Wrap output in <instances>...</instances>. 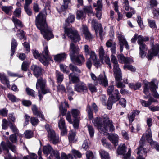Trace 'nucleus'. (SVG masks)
<instances>
[{"label":"nucleus","mask_w":159,"mask_h":159,"mask_svg":"<svg viewBox=\"0 0 159 159\" xmlns=\"http://www.w3.org/2000/svg\"><path fill=\"white\" fill-rule=\"evenodd\" d=\"M69 67L70 69L72 71V73H75V74L76 75L81 73V70L77 66L73 65L72 64H69Z\"/></svg>","instance_id":"obj_29"},{"label":"nucleus","mask_w":159,"mask_h":159,"mask_svg":"<svg viewBox=\"0 0 159 159\" xmlns=\"http://www.w3.org/2000/svg\"><path fill=\"white\" fill-rule=\"evenodd\" d=\"M52 154L54 159H61L59 153L58 151H53Z\"/></svg>","instance_id":"obj_64"},{"label":"nucleus","mask_w":159,"mask_h":159,"mask_svg":"<svg viewBox=\"0 0 159 159\" xmlns=\"http://www.w3.org/2000/svg\"><path fill=\"white\" fill-rule=\"evenodd\" d=\"M87 159H93L94 156L91 151H87L86 152Z\"/></svg>","instance_id":"obj_63"},{"label":"nucleus","mask_w":159,"mask_h":159,"mask_svg":"<svg viewBox=\"0 0 159 159\" xmlns=\"http://www.w3.org/2000/svg\"><path fill=\"white\" fill-rule=\"evenodd\" d=\"M126 152V147L125 144H120L118 149L117 152L118 154L123 155L124 156V159H129L131 155V150L129 149L127 152L126 154H125Z\"/></svg>","instance_id":"obj_11"},{"label":"nucleus","mask_w":159,"mask_h":159,"mask_svg":"<svg viewBox=\"0 0 159 159\" xmlns=\"http://www.w3.org/2000/svg\"><path fill=\"white\" fill-rule=\"evenodd\" d=\"M1 145L3 150L6 151L7 152H8L9 151L8 148L14 152L15 153L16 152V148L15 146L9 141H7V144L3 142H2L1 143Z\"/></svg>","instance_id":"obj_14"},{"label":"nucleus","mask_w":159,"mask_h":159,"mask_svg":"<svg viewBox=\"0 0 159 159\" xmlns=\"http://www.w3.org/2000/svg\"><path fill=\"white\" fill-rule=\"evenodd\" d=\"M88 87L89 90L92 93L96 92L97 88L95 86L91 83H89L88 84Z\"/></svg>","instance_id":"obj_46"},{"label":"nucleus","mask_w":159,"mask_h":159,"mask_svg":"<svg viewBox=\"0 0 159 159\" xmlns=\"http://www.w3.org/2000/svg\"><path fill=\"white\" fill-rule=\"evenodd\" d=\"M119 62L122 63H130L133 61L132 59L129 57H125L123 54H120L117 56Z\"/></svg>","instance_id":"obj_17"},{"label":"nucleus","mask_w":159,"mask_h":159,"mask_svg":"<svg viewBox=\"0 0 159 159\" xmlns=\"http://www.w3.org/2000/svg\"><path fill=\"white\" fill-rule=\"evenodd\" d=\"M83 12L85 15L86 13L88 14V16H93L94 14L93 13L92 8L91 6H85L83 9Z\"/></svg>","instance_id":"obj_28"},{"label":"nucleus","mask_w":159,"mask_h":159,"mask_svg":"<svg viewBox=\"0 0 159 159\" xmlns=\"http://www.w3.org/2000/svg\"><path fill=\"white\" fill-rule=\"evenodd\" d=\"M60 67L61 70L64 73L67 74L69 73V71L67 70V67L66 66L62 64H60Z\"/></svg>","instance_id":"obj_60"},{"label":"nucleus","mask_w":159,"mask_h":159,"mask_svg":"<svg viewBox=\"0 0 159 159\" xmlns=\"http://www.w3.org/2000/svg\"><path fill=\"white\" fill-rule=\"evenodd\" d=\"M74 90L78 92H82L87 91V88L86 84L80 82L74 86Z\"/></svg>","instance_id":"obj_16"},{"label":"nucleus","mask_w":159,"mask_h":159,"mask_svg":"<svg viewBox=\"0 0 159 159\" xmlns=\"http://www.w3.org/2000/svg\"><path fill=\"white\" fill-rule=\"evenodd\" d=\"M91 78L94 81V83L96 85L99 83L105 87L108 85V81L104 72L103 74H100L98 79L95 75L93 73L90 74Z\"/></svg>","instance_id":"obj_8"},{"label":"nucleus","mask_w":159,"mask_h":159,"mask_svg":"<svg viewBox=\"0 0 159 159\" xmlns=\"http://www.w3.org/2000/svg\"><path fill=\"white\" fill-rule=\"evenodd\" d=\"M117 35L120 47V52H122L124 46H125L127 49H129V46L124 36L119 34L118 33L117 34Z\"/></svg>","instance_id":"obj_12"},{"label":"nucleus","mask_w":159,"mask_h":159,"mask_svg":"<svg viewBox=\"0 0 159 159\" xmlns=\"http://www.w3.org/2000/svg\"><path fill=\"white\" fill-rule=\"evenodd\" d=\"M111 61L113 64V71L115 79L116 81L122 80V73L118 63L116 57L114 55H112L111 57Z\"/></svg>","instance_id":"obj_5"},{"label":"nucleus","mask_w":159,"mask_h":159,"mask_svg":"<svg viewBox=\"0 0 159 159\" xmlns=\"http://www.w3.org/2000/svg\"><path fill=\"white\" fill-rule=\"evenodd\" d=\"M102 60V62L103 63V61L104 60L106 63L108 65V66L110 69L112 68V66L110 64V59L109 57L107 55H105L104 56L103 58H100Z\"/></svg>","instance_id":"obj_39"},{"label":"nucleus","mask_w":159,"mask_h":159,"mask_svg":"<svg viewBox=\"0 0 159 159\" xmlns=\"http://www.w3.org/2000/svg\"><path fill=\"white\" fill-rule=\"evenodd\" d=\"M70 2V0H63V4L61 7V11L58 12L61 13V11H64L68 7V4Z\"/></svg>","instance_id":"obj_40"},{"label":"nucleus","mask_w":159,"mask_h":159,"mask_svg":"<svg viewBox=\"0 0 159 159\" xmlns=\"http://www.w3.org/2000/svg\"><path fill=\"white\" fill-rule=\"evenodd\" d=\"M83 32L85 35L86 39L90 41L92 40L93 37L90 32L89 31L86 26L83 25Z\"/></svg>","instance_id":"obj_21"},{"label":"nucleus","mask_w":159,"mask_h":159,"mask_svg":"<svg viewBox=\"0 0 159 159\" xmlns=\"http://www.w3.org/2000/svg\"><path fill=\"white\" fill-rule=\"evenodd\" d=\"M108 138L115 146L118 145V138L117 134H110L108 135Z\"/></svg>","instance_id":"obj_22"},{"label":"nucleus","mask_w":159,"mask_h":159,"mask_svg":"<svg viewBox=\"0 0 159 159\" xmlns=\"http://www.w3.org/2000/svg\"><path fill=\"white\" fill-rule=\"evenodd\" d=\"M88 131L91 137H92L94 135V130L93 126L89 125H87Z\"/></svg>","instance_id":"obj_44"},{"label":"nucleus","mask_w":159,"mask_h":159,"mask_svg":"<svg viewBox=\"0 0 159 159\" xmlns=\"http://www.w3.org/2000/svg\"><path fill=\"white\" fill-rule=\"evenodd\" d=\"M13 9L12 6H3L2 7V10L6 14L8 15H11V12Z\"/></svg>","instance_id":"obj_33"},{"label":"nucleus","mask_w":159,"mask_h":159,"mask_svg":"<svg viewBox=\"0 0 159 159\" xmlns=\"http://www.w3.org/2000/svg\"><path fill=\"white\" fill-rule=\"evenodd\" d=\"M100 153L102 159H108L110 158L108 153L104 150H101Z\"/></svg>","instance_id":"obj_41"},{"label":"nucleus","mask_w":159,"mask_h":159,"mask_svg":"<svg viewBox=\"0 0 159 159\" xmlns=\"http://www.w3.org/2000/svg\"><path fill=\"white\" fill-rule=\"evenodd\" d=\"M84 50L86 55H88L91 52V49L89 46L87 45H85L84 47Z\"/></svg>","instance_id":"obj_50"},{"label":"nucleus","mask_w":159,"mask_h":159,"mask_svg":"<svg viewBox=\"0 0 159 159\" xmlns=\"http://www.w3.org/2000/svg\"><path fill=\"white\" fill-rule=\"evenodd\" d=\"M145 137L146 140L149 143L152 141V132L150 128L148 129L147 133L144 134L142 136L139 141L140 146L135 150V152H136L137 154L140 153V150H143V152L144 153L147 152L146 149L144 148H143L144 144L146 142Z\"/></svg>","instance_id":"obj_4"},{"label":"nucleus","mask_w":159,"mask_h":159,"mask_svg":"<svg viewBox=\"0 0 159 159\" xmlns=\"http://www.w3.org/2000/svg\"><path fill=\"white\" fill-rule=\"evenodd\" d=\"M45 127L48 133V139L49 141L54 144L58 143L59 141L58 136L56 134L52 127L48 125H46Z\"/></svg>","instance_id":"obj_9"},{"label":"nucleus","mask_w":159,"mask_h":159,"mask_svg":"<svg viewBox=\"0 0 159 159\" xmlns=\"http://www.w3.org/2000/svg\"><path fill=\"white\" fill-rule=\"evenodd\" d=\"M154 98H150L148 101L147 102L145 100H140V102L142 105L145 107H148L152 102H156Z\"/></svg>","instance_id":"obj_26"},{"label":"nucleus","mask_w":159,"mask_h":159,"mask_svg":"<svg viewBox=\"0 0 159 159\" xmlns=\"http://www.w3.org/2000/svg\"><path fill=\"white\" fill-rule=\"evenodd\" d=\"M102 6H98V7L96 8V10L97 11L96 15V17L98 19H100L101 18L102 14Z\"/></svg>","instance_id":"obj_42"},{"label":"nucleus","mask_w":159,"mask_h":159,"mask_svg":"<svg viewBox=\"0 0 159 159\" xmlns=\"http://www.w3.org/2000/svg\"><path fill=\"white\" fill-rule=\"evenodd\" d=\"M60 112L61 115L63 116L65 115L67 111V109L65 107H63V104H62L59 107Z\"/></svg>","instance_id":"obj_61"},{"label":"nucleus","mask_w":159,"mask_h":159,"mask_svg":"<svg viewBox=\"0 0 159 159\" xmlns=\"http://www.w3.org/2000/svg\"><path fill=\"white\" fill-rule=\"evenodd\" d=\"M9 122H10L7 121L6 120L3 119L2 125V129H7V126L9 125V126L10 125Z\"/></svg>","instance_id":"obj_53"},{"label":"nucleus","mask_w":159,"mask_h":159,"mask_svg":"<svg viewBox=\"0 0 159 159\" xmlns=\"http://www.w3.org/2000/svg\"><path fill=\"white\" fill-rule=\"evenodd\" d=\"M12 21L14 23L16 27V28L18 26L21 28L23 27V25L22 22L17 18L13 17L12 18Z\"/></svg>","instance_id":"obj_35"},{"label":"nucleus","mask_w":159,"mask_h":159,"mask_svg":"<svg viewBox=\"0 0 159 159\" xmlns=\"http://www.w3.org/2000/svg\"><path fill=\"white\" fill-rule=\"evenodd\" d=\"M21 9L20 8L16 9L14 12V16L17 17H19L21 16Z\"/></svg>","instance_id":"obj_54"},{"label":"nucleus","mask_w":159,"mask_h":159,"mask_svg":"<svg viewBox=\"0 0 159 159\" xmlns=\"http://www.w3.org/2000/svg\"><path fill=\"white\" fill-rule=\"evenodd\" d=\"M17 45V43L16 40L13 38L12 40L11 44V55L12 56L14 53L15 49Z\"/></svg>","instance_id":"obj_32"},{"label":"nucleus","mask_w":159,"mask_h":159,"mask_svg":"<svg viewBox=\"0 0 159 159\" xmlns=\"http://www.w3.org/2000/svg\"><path fill=\"white\" fill-rule=\"evenodd\" d=\"M26 91L28 95L34 97L35 92L33 90L27 87L26 89Z\"/></svg>","instance_id":"obj_59"},{"label":"nucleus","mask_w":159,"mask_h":159,"mask_svg":"<svg viewBox=\"0 0 159 159\" xmlns=\"http://www.w3.org/2000/svg\"><path fill=\"white\" fill-rule=\"evenodd\" d=\"M120 97L118 90L116 89L114 91L113 95H111L109 98V101L111 100V102H115L120 99Z\"/></svg>","instance_id":"obj_19"},{"label":"nucleus","mask_w":159,"mask_h":159,"mask_svg":"<svg viewBox=\"0 0 159 159\" xmlns=\"http://www.w3.org/2000/svg\"><path fill=\"white\" fill-rule=\"evenodd\" d=\"M7 97L12 102H15L18 100V99L14 95L11 94H8Z\"/></svg>","instance_id":"obj_52"},{"label":"nucleus","mask_w":159,"mask_h":159,"mask_svg":"<svg viewBox=\"0 0 159 159\" xmlns=\"http://www.w3.org/2000/svg\"><path fill=\"white\" fill-rule=\"evenodd\" d=\"M149 84L151 85V91L153 92L154 97L157 98H159V95L157 92L156 91V89L158 88L157 85L155 84L154 82L153 81L150 82Z\"/></svg>","instance_id":"obj_23"},{"label":"nucleus","mask_w":159,"mask_h":159,"mask_svg":"<svg viewBox=\"0 0 159 159\" xmlns=\"http://www.w3.org/2000/svg\"><path fill=\"white\" fill-rule=\"evenodd\" d=\"M69 79L70 81L72 83H76L80 81V79L79 77L74 73H70L68 75Z\"/></svg>","instance_id":"obj_24"},{"label":"nucleus","mask_w":159,"mask_h":159,"mask_svg":"<svg viewBox=\"0 0 159 159\" xmlns=\"http://www.w3.org/2000/svg\"><path fill=\"white\" fill-rule=\"evenodd\" d=\"M58 127L61 130V134L63 136L67 134V130L66 127L65 125L64 119L62 118H61L58 123Z\"/></svg>","instance_id":"obj_15"},{"label":"nucleus","mask_w":159,"mask_h":159,"mask_svg":"<svg viewBox=\"0 0 159 159\" xmlns=\"http://www.w3.org/2000/svg\"><path fill=\"white\" fill-rule=\"evenodd\" d=\"M140 45L139 47V54L141 57H143L146 54V51L148 48L146 45L143 43H138Z\"/></svg>","instance_id":"obj_20"},{"label":"nucleus","mask_w":159,"mask_h":159,"mask_svg":"<svg viewBox=\"0 0 159 159\" xmlns=\"http://www.w3.org/2000/svg\"><path fill=\"white\" fill-rule=\"evenodd\" d=\"M70 56L72 61L77 63L78 65H81L84 62L85 59L82 55H79L76 57L80 50L79 48L72 43L70 44Z\"/></svg>","instance_id":"obj_3"},{"label":"nucleus","mask_w":159,"mask_h":159,"mask_svg":"<svg viewBox=\"0 0 159 159\" xmlns=\"http://www.w3.org/2000/svg\"><path fill=\"white\" fill-rule=\"evenodd\" d=\"M86 110L87 111L89 118L91 119L93 117V115L92 108L89 105H88L87 106Z\"/></svg>","instance_id":"obj_47"},{"label":"nucleus","mask_w":159,"mask_h":159,"mask_svg":"<svg viewBox=\"0 0 159 159\" xmlns=\"http://www.w3.org/2000/svg\"><path fill=\"white\" fill-rule=\"evenodd\" d=\"M65 34L63 35V38H66L65 34L74 42H79L80 39V36L79 35L76 30H73L71 28L65 27Z\"/></svg>","instance_id":"obj_6"},{"label":"nucleus","mask_w":159,"mask_h":159,"mask_svg":"<svg viewBox=\"0 0 159 159\" xmlns=\"http://www.w3.org/2000/svg\"><path fill=\"white\" fill-rule=\"evenodd\" d=\"M32 110L33 114L39 117H41L42 120H43L44 116L42 114L40 111H39L36 106L35 105H33L32 108Z\"/></svg>","instance_id":"obj_25"},{"label":"nucleus","mask_w":159,"mask_h":159,"mask_svg":"<svg viewBox=\"0 0 159 159\" xmlns=\"http://www.w3.org/2000/svg\"><path fill=\"white\" fill-rule=\"evenodd\" d=\"M139 113V111H134L132 114L129 116L128 119L129 122H132L134 120L135 116L138 115Z\"/></svg>","instance_id":"obj_38"},{"label":"nucleus","mask_w":159,"mask_h":159,"mask_svg":"<svg viewBox=\"0 0 159 159\" xmlns=\"http://www.w3.org/2000/svg\"><path fill=\"white\" fill-rule=\"evenodd\" d=\"M57 91L62 93L66 92V89L65 87L62 84L58 85L57 86Z\"/></svg>","instance_id":"obj_57"},{"label":"nucleus","mask_w":159,"mask_h":159,"mask_svg":"<svg viewBox=\"0 0 159 159\" xmlns=\"http://www.w3.org/2000/svg\"><path fill=\"white\" fill-rule=\"evenodd\" d=\"M71 113L73 117L75 119H77V118L80 116V111L77 109H72L71 111Z\"/></svg>","instance_id":"obj_36"},{"label":"nucleus","mask_w":159,"mask_h":159,"mask_svg":"<svg viewBox=\"0 0 159 159\" xmlns=\"http://www.w3.org/2000/svg\"><path fill=\"white\" fill-rule=\"evenodd\" d=\"M0 80L2 83L6 84L7 87H10L9 81L4 74H2L0 76Z\"/></svg>","instance_id":"obj_34"},{"label":"nucleus","mask_w":159,"mask_h":159,"mask_svg":"<svg viewBox=\"0 0 159 159\" xmlns=\"http://www.w3.org/2000/svg\"><path fill=\"white\" fill-rule=\"evenodd\" d=\"M43 151V153L47 155L51 152H52V153L53 151H54L52 148L49 144L44 146Z\"/></svg>","instance_id":"obj_31"},{"label":"nucleus","mask_w":159,"mask_h":159,"mask_svg":"<svg viewBox=\"0 0 159 159\" xmlns=\"http://www.w3.org/2000/svg\"><path fill=\"white\" fill-rule=\"evenodd\" d=\"M102 119L98 117L92 120L94 125L97 127L100 133L104 134V133L107 132L109 129L110 132L114 130V128L111 121L109 120L108 118L107 117L104 118L103 125L102 124Z\"/></svg>","instance_id":"obj_2"},{"label":"nucleus","mask_w":159,"mask_h":159,"mask_svg":"<svg viewBox=\"0 0 159 159\" xmlns=\"http://www.w3.org/2000/svg\"><path fill=\"white\" fill-rule=\"evenodd\" d=\"M159 53V45L158 44L152 46V50L148 51V58L151 60L153 56H156Z\"/></svg>","instance_id":"obj_13"},{"label":"nucleus","mask_w":159,"mask_h":159,"mask_svg":"<svg viewBox=\"0 0 159 159\" xmlns=\"http://www.w3.org/2000/svg\"><path fill=\"white\" fill-rule=\"evenodd\" d=\"M46 11L39 13L36 18V25L37 28L40 30L44 37L48 40L52 38L53 35L51 30L48 28L46 23Z\"/></svg>","instance_id":"obj_1"},{"label":"nucleus","mask_w":159,"mask_h":159,"mask_svg":"<svg viewBox=\"0 0 159 159\" xmlns=\"http://www.w3.org/2000/svg\"><path fill=\"white\" fill-rule=\"evenodd\" d=\"M30 122L33 126H36L39 123V121L37 118L33 117L30 118Z\"/></svg>","instance_id":"obj_48"},{"label":"nucleus","mask_w":159,"mask_h":159,"mask_svg":"<svg viewBox=\"0 0 159 159\" xmlns=\"http://www.w3.org/2000/svg\"><path fill=\"white\" fill-rule=\"evenodd\" d=\"M31 69L33 71L34 75L37 78L41 75L42 71L41 67L36 65H33L31 67Z\"/></svg>","instance_id":"obj_18"},{"label":"nucleus","mask_w":159,"mask_h":159,"mask_svg":"<svg viewBox=\"0 0 159 159\" xmlns=\"http://www.w3.org/2000/svg\"><path fill=\"white\" fill-rule=\"evenodd\" d=\"M91 21V24L92 26L94 28L96 33H97V31L98 30V25L99 24H98L97 22L96 21V20L94 19L93 20H89V22Z\"/></svg>","instance_id":"obj_43"},{"label":"nucleus","mask_w":159,"mask_h":159,"mask_svg":"<svg viewBox=\"0 0 159 159\" xmlns=\"http://www.w3.org/2000/svg\"><path fill=\"white\" fill-rule=\"evenodd\" d=\"M150 5L147 6L148 9H149L156 6L157 4V3L156 0H150Z\"/></svg>","instance_id":"obj_51"},{"label":"nucleus","mask_w":159,"mask_h":159,"mask_svg":"<svg viewBox=\"0 0 159 159\" xmlns=\"http://www.w3.org/2000/svg\"><path fill=\"white\" fill-rule=\"evenodd\" d=\"M9 127L15 133H16L18 132V130L14 124H12L11 122H9Z\"/></svg>","instance_id":"obj_62"},{"label":"nucleus","mask_w":159,"mask_h":159,"mask_svg":"<svg viewBox=\"0 0 159 159\" xmlns=\"http://www.w3.org/2000/svg\"><path fill=\"white\" fill-rule=\"evenodd\" d=\"M71 152L73 155V156H77L78 158H81L82 156L81 154L79 151L75 149H72Z\"/></svg>","instance_id":"obj_55"},{"label":"nucleus","mask_w":159,"mask_h":159,"mask_svg":"<svg viewBox=\"0 0 159 159\" xmlns=\"http://www.w3.org/2000/svg\"><path fill=\"white\" fill-rule=\"evenodd\" d=\"M66 55L65 53L58 54L54 56V60L57 62H60L65 59Z\"/></svg>","instance_id":"obj_27"},{"label":"nucleus","mask_w":159,"mask_h":159,"mask_svg":"<svg viewBox=\"0 0 159 159\" xmlns=\"http://www.w3.org/2000/svg\"><path fill=\"white\" fill-rule=\"evenodd\" d=\"M99 55L100 58H103L105 56V52L102 47L101 46L99 49Z\"/></svg>","instance_id":"obj_58"},{"label":"nucleus","mask_w":159,"mask_h":159,"mask_svg":"<svg viewBox=\"0 0 159 159\" xmlns=\"http://www.w3.org/2000/svg\"><path fill=\"white\" fill-rule=\"evenodd\" d=\"M75 133L74 131H71L69 133V140L71 143L75 142L77 141V138L75 137Z\"/></svg>","instance_id":"obj_30"},{"label":"nucleus","mask_w":159,"mask_h":159,"mask_svg":"<svg viewBox=\"0 0 159 159\" xmlns=\"http://www.w3.org/2000/svg\"><path fill=\"white\" fill-rule=\"evenodd\" d=\"M56 76L57 82L59 83H61L63 79V75L58 71H56Z\"/></svg>","instance_id":"obj_37"},{"label":"nucleus","mask_w":159,"mask_h":159,"mask_svg":"<svg viewBox=\"0 0 159 159\" xmlns=\"http://www.w3.org/2000/svg\"><path fill=\"white\" fill-rule=\"evenodd\" d=\"M16 35L20 39H22L24 38L25 34L23 31L20 29L17 30Z\"/></svg>","instance_id":"obj_56"},{"label":"nucleus","mask_w":159,"mask_h":159,"mask_svg":"<svg viewBox=\"0 0 159 159\" xmlns=\"http://www.w3.org/2000/svg\"><path fill=\"white\" fill-rule=\"evenodd\" d=\"M43 45L45 47L42 52L43 58H40L39 60L44 65L47 66L48 64V61L52 60V59L49 56L48 48L46 43H43Z\"/></svg>","instance_id":"obj_10"},{"label":"nucleus","mask_w":159,"mask_h":159,"mask_svg":"<svg viewBox=\"0 0 159 159\" xmlns=\"http://www.w3.org/2000/svg\"><path fill=\"white\" fill-rule=\"evenodd\" d=\"M46 83L45 80H43L42 78L38 79L36 84V88L38 89L39 87H40L41 91L38 90V96L40 100H41L43 98L41 92L44 94L50 92L49 89L46 87Z\"/></svg>","instance_id":"obj_7"},{"label":"nucleus","mask_w":159,"mask_h":159,"mask_svg":"<svg viewBox=\"0 0 159 159\" xmlns=\"http://www.w3.org/2000/svg\"><path fill=\"white\" fill-rule=\"evenodd\" d=\"M149 40V38L147 37H143L141 35L138 36V43H143V41H147Z\"/></svg>","instance_id":"obj_45"},{"label":"nucleus","mask_w":159,"mask_h":159,"mask_svg":"<svg viewBox=\"0 0 159 159\" xmlns=\"http://www.w3.org/2000/svg\"><path fill=\"white\" fill-rule=\"evenodd\" d=\"M76 18L78 19H80L81 18L84 17L85 14L82 10L77 11L76 13Z\"/></svg>","instance_id":"obj_49"}]
</instances>
